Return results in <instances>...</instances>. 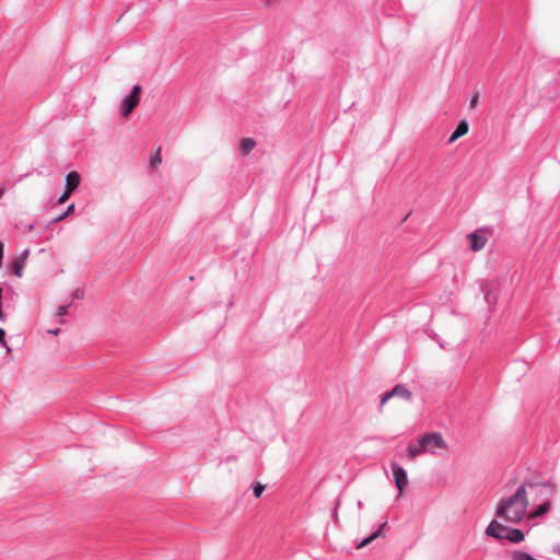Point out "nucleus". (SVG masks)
Listing matches in <instances>:
<instances>
[{
  "label": "nucleus",
  "mask_w": 560,
  "mask_h": 560,
  "mask_svg": "<svg viewBox=\"0 0 560 560\" xmlns=\"http://www.w3.org/2000/svg\"><path fill=\"white\" fill-rule=\"evenodd\" d=\"M528 508V499L526 486L522 485L515 493L510 497L502 498L495 505V516L506 523L517 524L526 515Z\"/></svg>",
  "instance_id": "1"
},
{
  "label": "nucleus",
  "mask_w": 560,
  "mask_h": 560,
  "mask_svg": "<svg viewBox=\"0 0 560 560\" xmlns=\"http://www.w3.org/2000/svg\"><path fill=\"white\" fill-rule=\"evenodd\" d=\"M486 535L498 540L506 539L511 542H521L525 538L524 533L521 529L508 527L498 520L490 522L486 528Z\"/></svg>",
  "instance_id": "2"
},
{
  "label": "nucleus",
  "mask_w": 560,
  "mask_h": 560,
  "mask_svg": "<svg viewBox=\"0 0 560 560\" xmlns=\"http://www.w3.org/2000/svg\"><path fill=\"white\" fill-rule=\"evenodd\" d=\"M424 453L436 454L438 450H445L446 443L441 433H425L419 438Z\"/></svg>",
  "instance_id": "3"
},
{
  "label": "nucleus",
  "mask_w": 560,
  "mask_h": 560,
  "mask_svg": "<svg viewBox=\"0 0 560 560\" xmlns=\"http://www.w3.org/2000/svg\"><path fill=\"white\" fill-rule=\"evenodd\" d=\"M141 86L139 84L132 88V91L126 95L119 106V112L122 117H128L135 107L138 106L140 102Z\"/></svg>",
  "instance_id": "4"
},
{
  "label": "nucleus",
  "mask_w": 560,
  "mask_h": 560,
  "mask_svg": "<svg viewBox=\"0 0 560 560\" xmlns=\"http://www.w3.org/2000/svg\"><path fill=\"white\" fill-rule=\"evenodd\" d=\"M392 471L396 488L398 489L399 495H401L408 486V477L406 470L397 463H392Z\"/></svg>",
  "instance_id": "5"
},
{
  "label": "nucleus",
  "mask_w": 560,
  "mask_h": 560,
  "mask_svg": "<svg viewBox=\"0 0 560 560\" xmlns=\"http://www.w3.org/2000/svg\"><path fill=\"white\" fill-rule=\"evenodd\" d=\"M401 397L405 400L411 399V393L405 386L398 384L392 390L385 393L381 398V406H384L390 398Z\"/></svg>",
  "instance_id": "6"
},
{
  "label": "nucleus",
  "mask_w": 560,
  "mask_h": 560,
  "mask_svg": "<svg viewBox=\"0 0 560 560\" xmlns=\"http://www.w3.org/2000/svg\"><path fill=\"white\" fill-rule=\"evenodd\" d=\"M467 237L470 241V248L475 252L482 249L486 246L487 241H488L486 232H483L481 230L468 234Z\"/></svg>",
  "instance_id": "7"
},
{
  "label": "nucleus",
  "mask_w": 560,
  "mask_h": 560,
  "mask_svg": "<svg viewBox=\"0 0 560 560\" xmlns=\"http://www.w3.org/2000/svg\"><path fill=\"white\" fill-rule=\"evenodd\" d=\"M80 182V174L75 171H72L68 173V175L66 176V188H68L71 191H74L79 187Z\"/></svg>",
  "instance_id": "8"
},
{
  "label": "nucleus",
  "mask_w": 560,
  "mask_h": 560,
  "mask_svg": "<svg viewBox=\"0 0 560 560\" xmlns=\"http://www.w3.org/2000/svg\"><path fill=\"white\" fill-rule=\"evenodd\" d=\"M468 129H469V127H468V124L466 120L459 121L456 129L451 135V137L448 139V143H452V142L456 141L458 138L465 136L468 132Z\"/></svg>",
  "instance_id": "9"
},
{
  "label": "nucleus",
  "mask_w": 560,
  "mask_h": 560,
  "mask_svg": "<svg viewBox=\"0 0 560 560\" xmlns=\"http://www.w3.org/2000/svg\"><path fill=\"white\" fill-rule=\"evenodd\" d=\"M424 450L422 447L420 439L418 440V443H410L407 448V458L409 460L415 459L419 455L423 454Z\"/></svg>",
  "instance_id": "10"
},
{
  "label": "nucleus",
  "mask_w": 560,
  "mask_h": 560,
  "mask_svg": "<svg viewBox=\"0 0 560 560\" xmlns=\"http://www.w3.org/2000/svg\"><path fill=\"white\" fill-rule=\"evenodd\" d=\"M256 145V141L253 138H244L240 142V150L244 154L250 153Z\"/></svg>",
  "instance_id": "11"
},
{
  "label": "nucleus",
  "mask_w": 560,
  "mask_h": 560,
  "mask_svg": "<svg viewBox=\"0 0 560 560\" xmlns=\"http://www.w3.org/2000/svg\"><path fill=\"white\" fill-rule=\"evenodd\" d=\"M386 523H383L381 525V527L374 532L373 534H371L368 538L363 539L361 542L358 544V548H363L365 546H368L370 542H372L374 539H376L377 537H381L383 536V527L385 526Z\"/></svg>",
  "instance_id": "12"
},
{
  "label": "nucleus",
  "mask_w": 560,
  "mask_h": 560,
  "mask_svg": "<svg viewBox=\"0 0 560 560\" xmlns=\"http://www.w3.org/2000/svg\"><path fill=\"white\" fill-rule=\"evenodd\" d=\"M24 265H25V262L23 261V259L16 258L12 262V272H13V275L16 276L18 278H21L23 276Z\"/></svg>",
  "instance_id": "13"
},
{
  "label": "nucleus",
  "mask_w": 560,
  "mask_h": 560,
  "mask_svg": "<svg viewBox=\"0 0 560 560\" xmlns=\"http://www.w3.org/2000/svg\"><path fill=\"white\" fill-rule=\"evenodd\" d=\"M549 506H550V503L547 501V502H544L542 504H540L537 510H535L532 514H530V517L534 518V517H539V516H542L545 515L548 510H549Z\"/></svg>",
  "instance_id": "14"
},
{
  "label": "nucleus",
  "mask_w": 560,
  "mask_h": 560,
  "mask_svg": "<svg viewBox=\"0 0 560 560\" xmlns=\"http://www.w3.org/2000/svg\"><path fill=\"white\" fill-rule=\"evenodd\" d=\"M73 211H74V203H71V205L66 209V211H63L61 214H59L58 217H56L55 219H52V220H51V222H52V223L60 222V221L65 220L67 217H69Z\"/></svg>",
  "instance_id": "15"
},
{
  "label": "nucleus",
  "mask_w": 560,
  "mask_h": 560,
  "mask_svg": "<svg viewBox=\"0 0 560 560\" xmlns=\"http://www.w3.org/2000/svg\"><path fill=\"white\" fill-rule=\"evenodd\" d=\"M162 163V156H161V148H159L154 153L150 156V165L151 166H159Z\"/></svg>",
  "instance_id": "16"
},
{
  "label": "nucleus",
  "mask_w": 560,
  "mask_h": 560,
  "mask_svg": "<svg viewBox=\"0 0 560 560\" xmlns=\"http://www.w3.org/2000/svg\"><path fill=\"white\" fill-rule=\"evenodd\" d=\"M68 305H61L56 311V316L59 318V323L63 324V316L68 313Z\"/></svg>",
  "instance_id": "17"
},
{
  "label": "nucleus",
  "mask_w": 560,
  "mask_h": 560,
  "mask_svg": "<svg viewBox=\"0 0 560 560\" xmlns=\"http://www.w3.org/2000/svg\"><path fill=\"white\" fill-rule=\"evenodd\" d=\"M73 191L69 190L68 188L65 187V191L62 192V195L58 198L57 202L58 203H63L66 202L69 197L71 196Z\"/></svg>",
  "instance_id": "18"
},
{
  "label": "nucleus",
  "mask_w": 560,
  "mask_h": 560,
  "mask_svg": "<svg viewBox=\"0 0 560 560\" xmlns=\"http://www.w3.org/2000/svg\"><path fill=\"white\" fill-rule=\"evenodd\" d=\"M265 490V486L261 485V483H256L254 487H253V493L256 498H259L262 492Z\"/></svg>",
  "instance_id": "19"
},
{
  "label": "nucleus",
  "mask_w": 560,
  "mask_h": 560,
  "mask_svg": "<svg viewBox=\"0 0 560 560\" xmlns=\"http://www.w3.org/2000/svg\"><path fill=\"white\" fill-rule=\"evenodd\" d=\"M4 336H5V331H4V329H2L0 327V345L2 347L7 348L8 351H10V348H9V346H8V343H7L5 339H4Z\"/></svg>",
  "instance_id": "20"
},
{
  "label": "nucleus",
  "mask_w": 560,
  "mask_h": 560,
  "mask_svg": "<svg viewBox=\"0 0 560 560\" xmlns=\"http://www.w3.org/2000/svg\"><path fill=\"white\" fill-rule=\"evenodd\" d=\"M478 101H479V95L478 94H475L471 98H470V102H469V106L472 108L475 107L477 104H478Z\"/></svg>",
  "instance_id": "21"
},
{
  "label": "nucleus",
  "mask_w": 560,
  "mask_h": 560,
  "mask_svg": "<svg viewBox=\"0 0 560 560\" xmlns=\"http://www.w3.org/2000/svg\"><path fill=\"white\" fill-rule=\"evenodd\" d=\"M541 492H546L547 494L551 493V488L548 485L540 486Z\"/></svg>",
  "instance_id": "22"
},
{
  "label": "nucleus",
  "mask_w": 560,
  "mask_h": 560,
  "mask_svg": "<svg viewBox=\"0 0 560 560\" xmlns=\"http://www.w3.org/2000/svg\"><path fill=\"white\" fill-rule=\"evenodd\" d=\"M3 250H4V245L2 242H0V268L2 267Z\"/></svg>",
  "instance_id": "23"
},
{
  "label": "nucleus",
  "mask_w": 560,
  "mask_h": 560,
  "mask_svg": "<svg viewBox=\"0 0 560 560\" xmlns=\"http://www.w3.org/2000/svg\"><path fill=\"white\" fill-rule=\"evenodd\" d=\"M28 254H30V249H25L22 255L19 257V259H23V261L25 262L27 257H28Z\"/></svg>",
  "instance_id": "24"
},
{
  "label": "nucleus",
  "mask_w": 560,
  "mask_h": 560,
  "mask_svg": "<svg viewBox=\"0 0 560 560\" xmlns=\"http://www.w3.org/2000/svg\"><path fill=\"white\" fill-rule=\"evenodd\" d=\"M553 551L560 556V542L553 547Z\"/></svg>",
  "instance_id": "25"
},
{
  "label": "nucleus",
  "mask_w": 560,
  "mask_h": 560,
  "mask_svg": "<svg viewBox=\"0 0 560 560\" xmlns=\"http://www.w3.org/2000/svg\"><path fill=\"white\" fill-rule=\"evenodd\" d=\"M59 329H49L48 330V334H51V335H58L59 334Z\"/></svg>",
  "instance_id": "26"
},
{
  "label": "nucleus",
  "mask_w": 560,
  "mask_h": 560,
  "mask_svg": "<svg viewBox=\"0 0 560 560\" xmlns=\"http://www.w3.org/2000/svg\"><path fill=\"white\" fill-rule=\"evenodd\" d=\"M4 194V188H0V198L3 196Z\"/></svg>",
  "instance_id": "27"
}]
</instances>
